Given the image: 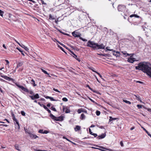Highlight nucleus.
Listing matches in <instances>:
<instances>
[{
	"label": "nucleus",
	"mask_w": 151,
	"mask_h": 151,
	"mask_svg": "<svg viewBox=\"0 0 151 151\" xmlns=\"http://www.w3.org/2000/svg\"><path fill=\"white\" fill-rule=\"evenodd\" d=\"M135 69L142 70L151 77V65L150 64L145 62H141L138 64V66L135 67Z\"/></svg>",
	"instance_id": "1"
},
{
	"label": "nucleus",
	"mask_w": 151,
	"mask_h": 151,
	"mask_svg": "<svg viewBox=\"0 0 151 151\" xmlns=\"http://www.w3.org/2000/svg\"><path fill=\"white\" fill-rule=\"evenodd\" d=\"M87 46L92 48L94 50L99 49H104L105 46L103 44L100 45L93 41L88 40L87 43Z\"/></svg>",
	"instance_id": "2"
},
{
	"label": "nucleus",
	"mask_w": 151,
	"mask_h": 151,
	"mask_svg": "<svg viewBox=\"0 0 151 151\" xmlns=\"http://www.w3.org/2000/svg\"><path fill=\"white\" fill-rule=\"evenodd\" d=\"M50 117L53 119L57 121H62L63 119V117L62 116H60L58 117H56L55 116L53 115L52 114H50Z\"/></svg>",
	"instance_id": "3"
},
{
	"label": "nucleus",
	"mask_w": 151,
	"mask_h": 151,
	"mask_svg": "<svg viewBox=\"0 0 151 151\" xmlns=\"http://www.w3.org/2000/svg\"><path fill=\"white\" fill-rule=\"evenodd\" d=\"M12 117L13 120L14 121V124H16L17 125H16V127H17L18 129H19L20 128L19 124V123L17 120V119L15 118L14 115V114H12Z\"/></svg>",
	"instance_id": "4"
},
{
	"label": "nucleus",
	"mask_w": 151,
	"mask_h": 151,
	"mask_svg": "<svg viewBox=\"0 0 151 151\" xmlns=\"http://www.w3.org/2000/svg\"><path fill=\"white\" fill-rule=\"evenodd\" d=\"M126 9V6L123 5H119L118 7V9L119 11L124 12Z\"/></svg>",
	"instance_id": "5"
},
{
	"label": "nucleus",
	"mask_w": 151,
	"mask_h": 151,
	"mask_svg": "<svg viewBox=\"0 0 151 151\" xmlns=\"http://www.w3.org/2000/svg\"><path fill=\"white\" fill-rule=\"evenodd\" d=\"M73 36L75 37H80L81 34L78 32H76V31H74L72 32Z\"/></svg>",
	"instance_id": "6"
},
{
	"label": "nucleus",
	"mask_w": 151,
	"mask_h": 151,
	"mask_svg": "<svg viewBox=\"0 0 151 151\" xmlns=\"http://www.w3.org/2000/svg\"><path fill=\"white\" fill-rule=\"evenodd\" d=\"M29 96L32 100H34L35 99H37L40 98L39 94L38 93H36L34 96L30 95Z\"/></svg>",
	"instance_id": "7"
},
{
	"label": "nucleus",
	"mask_w": 151,
	"mask_h": 151,
	"mask_svg": "<svg viewBox=\"0 0 151 151\" xmlns=\"http://www.w3.org/2000/svg\"><path fill=\"white\" fill-rule=\"evenodd\" d=\"M28 133L29 134L30 137L32 138H34L35 139L39 137L37 135L34 134H32L30 132H28Z\"/></svg>",
	"instance_id": "8"
},
{
	"label": "nucleus",
	"mask_w": 151,
	"mask_h": 151,
	"mask_svg": "<svg viewBox=\"0 0 151 151\" xmlns=\"http://www.w3.org/2000/svg\"><path fill=\"white\" fill-rule=\"evenodd\" d=\"M18 87L20 88H21L22 90L28 93L29 92V90H28L27 88H24L22 86H21L20 85H17Z\"/></svg>",
	"instance_id": "9"
},
{
	"label": "nucleus",
	"mask_w": 151,
	"mask_h": 151,
	"mask_svg": "<svg viewBox=\"0 0 151 151\" xmlns=\"http://www.w3.org/2000/svg\"><path fill=\"white\" fill-rule=\"evenodd\" d=\"M138 43L139 44L141 45L142 44H144L145 43L142 38L141 37L138 36Z\"/></svg>",
	"instance_id": "10"
},
{
	"label": "nucleus",
	"mask_w": 151,
	"mask_h": 151,
	"mask_svg": "<svg viewBox=\"0 0 151 151\" xmlns=\"http://www.w3.org/2000/svg\"><path fill=\"white\" fill-rule=\"evenodd\" d=\"M136 61L135 58H128L127 60V61L131 63H133L134 61Z\"/></svg>",
	"instance_id": "11"
},
{
	"label": "nucleus",
	"mask_w": 151,
	"mask_h": 151,
	"mask_svg": "<svg viewBox=\"0 0 151 151\" xmlns=\"http://www.w3.org/2000/svg\"><path fill=\"white\" fill-rule=\"evenodd\" d=\"M106 136V134L105 133L103 134L100 136H99L96 137L97 139H103Z\"/></svg>",
	"instance_id": "12"
},
{
	"label": "nucleus",
	"mask_w": 151,
	"mask_h": 151,
	"mask_svg": "<svg viewBox=\"0 0 151 151\" xmlns=\"http://www.w3.org/2000/svg\"><path fill=\"white\" fill-rule=\"evenodd\" d=\"M1 77L9 81H10L11 79V78L6 76H1Z\"/></svg>",
	"instance_id": "13"
},
{
	"label": "nucleus",
	"mask_w": 151,
	"mask_h": 151,
	"mask_svg": "<svg viewBox=\"0 0 151 151\" xmlns=\"http://www.w3.org/2000/svg\"><path fill=\"white\" fill-rule=\"evenodd\" d=\"M81 126L78 125H76V127L74 128V130L76 132H77L79 130L81 129Z\"/></svg>",
	"instance_id": "14"
},
{
	"label": "nucleus",
	"mask_w": 151,
	"mask_h": 151,
	"mask_svg": "<svg viewBox=\"0 0 151 151\" xmlns=\"http://www.w3.org/2000/svg\"><path fill=\"white\" fill-rule=\"evenodd\" d=\"M24 62H19L17 65L16 68H15L16 69L17 68L21 66L23 64Z\"/></svg>",
	"instance_id": "15"
},
{
	"label": "nucleus",
	"mask_w": 151,
	"mask_h": 151,
	"mask_svg": "<svg viewBox=\"0 0 151 151\" xmlns=\"http://www.w3.org/2000/svg\"><path fill=\"white\" fill-rule=\"evenodd\" d=\"M30 83L31 84L33 85V86L34 87H35L37 85L35 84V81L33 79H32Z\"/></svg>",
	"instance_id": "16"
},
{
	"label": "nucleus",
	"mask_w": 151,
	"mask_h": 151,
	"mask_svg": "<svg viewBox=\"0 0 151 151\" xmlns=\"http://www.w3.org/2000/svg\"><path fill=\"white\" fill-rule=\"evenodd\" d=\"M15 148L19 151H21V150L19 149V147L18 144H16L14 145Z\"/></svg>",
	"instance_id": "17"
},
{
	"label": "nucleus",
	"mask_w": 151,
	"mask_h": 151,
	"mask_svg": "<svg viewBox=\"0 0 151 151\" xmlns=\"http://www.w3.org/2000/svg\"><path fill=\"white\" fill-rule=\"evenodd\" d=\"M134 96L136 97L137 100L139 101L140 102H142L141 99L138 95H134Z\"/></svg>",
	"instance_id": "18"
},
{
	"label": "nucleus",
	"mask_w": 151,
	"mask_h": 151,
	"mask_svg": "<svg viewBox=\"0 0 151 151\" xmlns=\"http://www.w3.org/2000/svg\"><path fill=\"white\" fill-rule=\"evenodd\" d=\"M70 112V110L69 108L65 106V112L66 113H69Z\"/></svg>",
	"instance_id": "19"
},
{
	"label": "nucleus",
	"mask_w": 151,
	"mask_h": 151,
	"mask_svg": "<svg viewBox=\"0 0 151 151\" xmlns=\"http://www.w3.org/2000/svg\"><path fill=\"white\" fill-rule=\"evenodd\" d=\"M122 53L124 55H125V56L127 57V56H129L131 54H129L127 53V52L125 51H123L122 52Z\"/></svg>",
	"instance_id": "20"
},
{
	"label": "nucleus",
	"mask_w": 151,
	"mask_h": 151,
	"mask_svg": "<svg viewBox=\"0 0 151 151\" xmlns=\"http://www.w3.org/2000/svg\"><path fill=\"white\" fill-rule=\"evenodd\" d=\"M130 17H135L136 18H139V16L137 15H136L135 14H132L131 15H130Z\"/></svg>",
	"instance_id": "21"
},
{
	"label": "nucleus",
	"mask_w": 151,
	"mask_h": 151,
	"mask_svg": "<svg viewBox=\"0 0 151 151\" xmlns=\"http://www.w3.org/2000/svg\"><path fill=\"white\" fill-rule=\"evenodd\" d=\"M112 53L113 55L116 56L117 57H119V54H117L116 53L115 51H113L112 52Z\"/></svg>",
	"instance_id": "22"
},
{
	"label": "nucleus",
	"mask_w": 151,
	"mask_h": 151,
	"mask_svg": "<svg viewBox=\"0 0 151 151\" xmlns=\"http://www.w3.org/2000/svg\"><path fill=\"white\" fill-rule=\"evenodd\" d=\"M117 119V118H113L111 116H110L109 117V122H111L112 121H113V120H116Z\"/></svg>",
	"instance_id": "23"
},
{
	"label": "nucleus",
	"mask_w": 151,
	"mask_h": 151,
	"mask_svg": "<svg viewBox=\"0 0 151 151\" xmlns=\"http://www.w3.org/2000/svg\"><path fill=\"white\" fill-rule=\"evenodd\" d=\"M41 70H42V72L44 73L45 74H47L48 75V76L50 77V76H49V73H48L46 71L42 69H41Z\"/></svg>",
	"instance_id": "24"
},
{
	"label": "nucleus",
	"mask_w": 151,
	"mask_h": 151,
	"mask_svg": "<svg viewBox=\"0 0 151 151\" xmlns=\"http://www.w3.org/2000/svg\"><path fill=\"white\" fill-rule=\"evenodd\" d=\"M85 118V116L84 114H81V117H80L81 119L82 120V119H84Z\"/></svg>",
	"instance_id": "25"
},
{
	"label": "nucleus",
	"mask_w": 151,
	"mask_h": 151,
	"mask_svg": "<svg viewBox=\"0 0 151 151\" xmlns=\"http://www.w3.org/2000/svg\"><path fill=\"white\" fill-rule=\"evenodd\" d=\"M73 56L79 62H80L81 61L80 59L78 58L77 55H76V54Z\"/></svg>",
	"instance_id": "26"
},
{
	"label": "nucleus",
	"mask_w": 151,
	"mask_h": 151,
	"mask_svg": "<svg viewBox=\"0 0 151 151\" xmlns=\"http://www.w3.org/2000/svg\"><path fill=\"white\" fill-rule=\"evenodd\" d=\"M143 130L147 133L148 135L151 138V134L145 128H143Z\"/></svg>",
	"instance_id": "27"
},
{
	"label": "nucleus",
	"mask_w": 151,
	"mask_h": 151,
	"mask_svg": "<svg viewBox=\"0 0 151 151\" xmlns=\"http://www.w3.org/2000/svg\"><path fill=\"white\" fill-rule=\"evenodd\" d=\"M123 101L125 102V103L128 104H131V102L127 100H123Z\"/></svg>",
	"instance_id": "28"
},
{
	"label": "nucleus",
	"mask_w": 151,
	"mask_h": 151,
	"mask_svg": "<svg viewBox=\"0 0 151 151\" xmlns=\"http://www.w3.org/2000/svg\"><path fill=\"white\" fill-rule=\"evenodd\" d=\"M83 111L82 109H79L77 111V112L78 113L80 114L82 112H83Z\"/></svg>",
	"instance_id": "29"
},
{
	"label": "nucleus",
	"mask_w": 151,
	"mask_h": 151,
	"mask_svg": "<svg viewBox=\"0 0 151 151\" xmlns=\"http://www.w3.org/2000/svg\"><path fill=\"white\" fill-rule=\"evenodd\" d=\"M79 39L83 41H87V40L81 37H80Z\"/></svg>",
	"instance_id": "30"
},
{
	"label": "nucleus",
	"mask_w": 151,
	"mask_h": 151,
	"mask_svg": "<svg viewBox=\"0 0 151 151\" xmlns=\"http://www.w3.org/2000/svg\"><path fill=\"white\" fill-rule=\"evenodd\" d=\"M4 13V12L3 11H2L0 9V15L1 17L3 16V14Z\"/></svg>",
	"instance_id": "31"
},
{
	"label": "nucleus",
	"mask_w": 151,
	"mask_h": 151,
	"mask_svg": "<svg viewBox=\"0 0 151 151\" xmlns=\"http://www.w3.org/2000/svg\"><path fill=\"white\" fill-rule=\"evenodd\" d=\"M21 113L22 116H25V113L24 111H21Z\"/></svg>",
	"instance_id": "32"
},
{
	"label": "nucleus",
	"mask_w": 151,
	"mask_h": 151,
	"mask_svg": "<svg viewBox=\"0 0 151 151\" xmlns=\"http://www.w3.org/2000/svg\"><path fill=\"white\" fill-rule=\"evenodd\" d=\"M51 109L53 111H57V110H56V109H55V108L53 107V106H52L51 107Z\"/></svg>",
	"instance_id": "33"
},
{
	"label": "nucleus",
	"mask_w": 151,
	"mask_h": 151,
	"mask_svg": "<svg viewBox=\"0 0 151 151\" xmlns=\"http://www.w3.org/2000/svg\"><path fill=\"white\" fill-rule=\"evenodd\" d=\"M49 19H55V18L52 16V15L50 14L49 15Z\"/></svg>",
	"instance_id": "34"
},
{
	"label": "nucleus",
	"mask_w": 151,
	"mask_h": 151,
	"mask_svg": "<svg viewBox=\"0 0 151 151\" xmlns=\"http://www.w3.org/2000/svg\"><path fill=\"white\" fill-rule=\"evenodd\" d=\"M100 112L99 111H96V114L97 115L99 116L100 115Z\"/></svg>",
	"instance_id": "35"
},
{
	"label": "nucleus",
	"mask_w": 151,
	"mask_h": 151,
	"mask_svg": "<svg viewBox=\"0 0 151 151\" xmlns=\"http://www.w3.org/2000/svg\"><path fill=\"white\" fill-rule=\"evenodd\" d=\"M89 68L91 70H92L93 72H95L96 73L97 72L96 71H95V70H93V67H90V68Z\"/></svg>",
	"instance_id": "36"
},
{
	"label": "nucleus",
	"mask_w": 151,
	"mask_h": 151,
	"mask_svg": "<svg viewBox=\"0 0 151 151\" xmlns=\"http://www.w3.org/2000/svg\"><path fill=\"white\" fill-rule=\"evenodd\" d=\"M63 101H68V100L65 97H64L62 99Z\"/></svg>",
	"instance_id": "37"
},
{
	"label": "nucleus",
	"mask_w": 151,
	"mask_h": 151,
	"mask_svg": "<svg viewBox=\"0 0 151 151\" xmlns=\"http://www.w3.org/2000/svg\"><path fill=\"white\" fill-rule=\"evenodd\" d=\"M142 105H141L138 104L137 105V107L139 109H141L142 108Z\"/></svg>",
	"instance_id": "38"
},
{
	"label": "nucleus",
	"mask_w": 151,
	"mask_h": 151,
	"mask_svg": "<svg viewBox=\"0 0 151 151\" xmlns=\"http://www.w3.org/2000/svg\"><path fill=\"white\" fill-rule=\"evenodd\" d=\"M38 132L40 133L43 134V130L42 129H40L38 131Z\"/></svg>",
	"instance_id": "39"
},
{
	"label": "nucleus",
	"mask_w": 151,
	"mask_h": 151,
	"mask_svg": "<svg viewBox=\"0 0 151 151\" xmlns=\"http://www.w3.org/2000/svg\"><path fill=\"white\" fill-rule=\"evenodd\" d=\"M28 93H29L32 95H34V92L32 90H30L29 91V92Z\"/></svg>",
	"instance_id": "40"
},
{
	"label": "nucleus",
	"mask_w": 151,
	"mask_h": 151,
	"mask_svg": "<svg viewBox=\"0 0 151 151\" xmlns=\"http://www.w3.org/2000/svg\"><path fill=\"white\" fill-rule=\"evenodd\" d=\"M41 1L42 3V4L47 5V4L46 3L44 2L43 0H40Z\"/></svg>",
	"instance_id": "41"
},
{
	"label": "nucleus",
	"mask_w": 151,
	"mask_h": 151,
	"mask_svg": "<svg viewBox=\"0 0 151 151\" xmlns=\"http://www.w3.org/2000/svg\"><path fill=\"white\" fill-rule=\"evenodd\" d=\"M58 47L60 48L62 50L63 52H65L66 53V52H65V51H64V49L61 46H58Z\"/></svg>",
	"instance_id": "42"
},
{
	"label": "nucleus",
	"mask_w": 151,
	"mask_h": 151,
	"mask_svg": "<svg viewBox=\"0 0 151 151\" xmlns=\"http://www.w3.org/2000/svg\"><path fill=\"white\" fill-rule=\"evenodd\" d=\"M34 150L35 151H46V150H38L37 148H36V149H34Z\"/></svg>",
	"instance_id": "43"
},
{
	"label": "nucleus",
	"mask_w": 151,
	"mask_h": 151,
	"mask_svg": "<svg viewBox=\"0 0 151 151\" xmlns=\"http://www.w3.org/2000/svg\"><path fill=\"white\" fill-rule=\"evenodd\" d=\"M89 99L92 102L96 104H97V103L95 102L92 99H91V98H89Z\"/></svg>",
	"instance_id": "44"
},
{
	"label": "nucleus",
	"mask_w": 151,
	"mask_h": 151,
	"mask_svg": "<svg viewBox=\"0 0 151 151\" xmlns=\"http://www.w3.org/2000/svg\"><path fill=\"white\" fill-rule=\"evenodd\" d=\"M50 100L51 101H56V100L55 99H53V97H50Z\"/></svg>",
	"instance_id": "45"
},
{
	"label": "nucleus",
	"mask_w": 151,
	"mask_h": 151,
	"mask_svg": "<svg viewBox=\"0 0 151 151\" xmlns=\"http://www.w3.org/2000/svg\"><path fill=\"white\" fill-rule=\"evenodd\" d=\"M49 131L47 130H44L43 131V134H47L49 133Z\"/></svg>",
	"instance_id": "46"
},
{
	"label": "nucleus",
	"mask_w": 151,
	"mask_h": 151,
	"mask_svg": "<svg viewBox=\"0 0 151 151\" xmlns=\"http://www.w3.org/2000/svg\"><path fill=\"white\" fill-rule=\"evenodd\" d=\"M53 90L56 92H59V93H60V91H59L57 89H55V88H53Z\"/></svg>",
	"instance_id": "47"
},
{
	"label": "nucleus",
	"mask_w": 151,
	"mask_h": 151,
	"mask_svg": "<svg viewBox=\"0 0 151 151\" xmlns=\"http://www.w3.org/2000/svg\"><path fill=\"white\" fill-rule=\"evenodd\" d=\"M91 135L94 136V137H96L97 136V134L95 133H92Z\"/></svg>",
	"instance_id": "48"
},
{
	"label": "nucleus",
	"mask_w": 151,
	"mask_h": 151,
	"mask_svg": "<svg viewBox=\"0 0 151 151\" xmlns=\"http://www.w3.org/2000/svg\"><path fill=\"white\" fill-rule=\"evenodd\" d=\"M38 104L41 107H42L44 105V104H41L40 103V102H38Z\"/></svg>",
	"instance_id": "49"
},
{
	"label": "nucleus",
	"mask_w": 151,
	"mask_h": 151,
	"mask_svg": "<svg viewBox=\"0 0 151 151\" xmlns=\"http://www.w3.org/2000/svg\"><path fill=\"white\" fill-rule=\"evenodd\" d=\"M42 107H43V108L45 109L46 110L48 109V108L44 105Z\"/></svg>",
	"instance_id": "50"
},
{
	"label": "nucleus",
	"mask_w": 151,
	"mask_h": 151,
	"mask_svg": "<svg viewBox=\"0 0 151 151\" xmlns=\"http://www.w3.org/2000/svg\"><path fill=\"white\" fill-rule=\"evenodd\" d=\"M87 87H88L89 89L91 90V91H93V89L90 87V86L88 85H87Z\"/></svg>",
	"instance_id": "51"
},
{
	"label": "nucleus",
	"mask_w": 151,
	"mask_h": 151,
	"mask_svg": "<svg viewBox=\"0 0 151 151\" xmlns=\"http://www.w3.org/2000/svg\"><path fill=\"white\" fill-rule=\"evenodd\" d=\"M99 147H100L102 149H105V150H107V148H106L104 147H102V146H99Z\"/></svg>",
	"instance_id": "52"
},
{
	"label": "nucleus",
	"mask_w": 151,
	"mask_h": 151,
	"mask_svg": "<svg viewBox=\"0 0 151 151\" xmlns=\"http://www.w3.org/2000/svg\"><path fill=\"white\" fill-rule=\"evenodd\" d=\"M120 144L122 147H123L124 146L123 143L122 141H121L120 142Z\"/></svg>",
	"instance_id": "53"
},
{
	"label": "nucleus",
	"mask_w": 151,
	"mask_h": 151,
	"mask_svg": "<svg viewBox=\"0 0 151 151\" xmlns=\"http://www.w3.org/2000/svg\"><path fill=\"white\" fill-rule=\"evenodd\" d=\"M63 111H64L65 110V106H63Z\"/></svg>",
	"instance_id": "54"
},
{
	"label": "nucleus",
	"mask_w": 151,
	"mask_h": 151,
	"mask_svg": "<svg viewBox=\"0 0 151 151\" xmlns=\"http://www.w3.org/2000/svg\"><path fill=\"white\" fill-rule=\"evenodd\" d=\"M89 131L90 134H92L93 133V132H91V129L90 128L89 129Z\"/></svg>",
	"instance_id": "55"
},
{
	"label": "nucleus",
	"mask_w": 151,
	"mask_h": 151,
	"mask_svg": "<svg viewBox=\"0 0 151 151\" xmlns=\"http://www.w3.org/2000/svg\"><path fill=\"white\" fill-rule=\"evenodd\" d=\"M17 49L20 52H22V51L18 47H17Z\"/></svg>",
	"instance_id": "56"
},
{
	"label": "nucleus",
	"mask_w": 151,
	"mask_h": 151,
	"mask_svg": "<svg viewBox=\"0 0 151 151\" xmlns=\"http://www.w3.org/2000/svg\"><path fill=\"white\" fill-rule=\"evenodd\" d=\"M20 46L21 47H22L23 48H24V47H25V46L24 45H23V44H21L20 45Z\"/></svg>",
	"instance_id": "57"
},
{
	"label": "nucleus",
	"mask_w": 151,
	"mask_h": 151,
	"mask_svg": "<svg viewBox=\"0 0 151 151\" xmlns=\"http://www.w3.org/2000/svg\"><path fill=\"white\" fill-rule=\"evenodd\" d=\"M70 52L71 53V54H73V56H74V55H75V54L74 53V52L71 51V50H70Z\"/></svg>",
	"instance_id": "58"
},
{
	"label": "nucleus",
	"mask_w": 151,
	"mask_h": 151,
	"mask_svg": "<svg viewBox=\"0 0 151 151\" xmlns=\"http://www.w3.org/2000/svg\"><path fill=\"white\" fill-rule=\"evenodd\" d=\"M59 32H60L63 34L64 35H67L68 34L65 33H63V32H61V31H60V30H59Z\"/></svg>",
	"instance_id": "59"
},
{
	"label": "nucleus",
	"mask_w": 151,
	"mask_h": 151,
	"mask_svg": "<svg viewBox=\"0 0 151 151\" xmlns=\"http://www.w3.org/2000/svg\"><path fill=\"white\" fill-rule=\"evenodd\" d=\"M108 55L105 54H102V56H104V57H106Z\"/></svg>",
	"instance_id": "60"
},
{
	"label": "nucleus",
	"mask_w": 151,
	"mask_h": 151,
	"mask_svg": "<svg viewBox=\"0 0 151 151\" xmlns=\"http://www.w3.org/2000/svg\"><path fill=\"white\" fill-rule=\"evenodd\" d=\"M99 127L101 129H104V126H99Z\"/></svg>",
	"instance_id": "61"
},
{
	"label": "nucleus",
	"mask_w": 151,
	"mask_h": 151,
	"mask_svg": "<svg viewBox=\"0 0 151 151\" xmlns=\"http://www.w3.org/2000/svg\"><path fill=\"white\" fill-rule=\"evenodd\" d=\"M3 47H4L5 49H7V48L6 47V46H5V44H3Z\"/></svg>",
	"instance_id": "62"
},
{
	"label": "nucleus",
	"mask_w": 151,
	"mask_h": 151,
	"mask_svg": "<svg viewBox=\"0 0 151 151\" xmlns=\"http://www.w3.org/2000/svg\"><path fill=\"white\" fill-rule=\"evenodd\" d=\"M96 73L100 77H101V78L102 77V76L101 75V74H100L99 73H98V72H97Z\"/></svg>",
	"instance_id": "63"
},
{
	"label": "nucleus",
	"mask_w": 151,
	"mask_h": 151,
	"mask_svg": "<svg viewBox=\"0 0 151 151\" xmlns=\"http://www.w3.org/2000/svg\"><path fill=\"white\" fill-rule=\"evenodd\" d=\"M24 48L25 50L27 51H28L29 50V49L27 47H25Z\"/></svg>",
	"instance_id": "64"
}]
</instances>
